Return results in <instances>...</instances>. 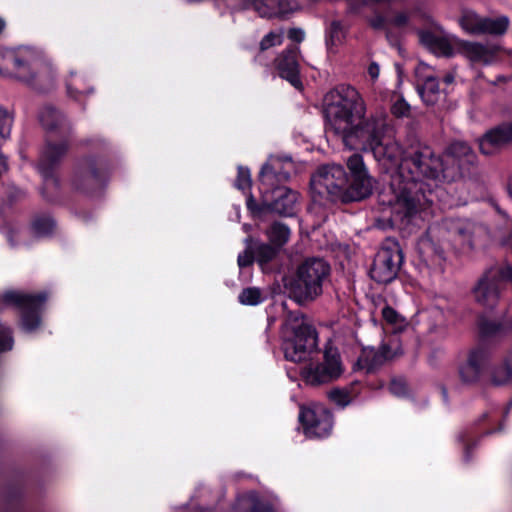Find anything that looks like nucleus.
<instances>
[{"mask_svg": "<svg viewBox=\"0 0 512 512\" xmlns=\"http://www.w3.org/2000/svg\"><path fill=\"white\" fill-rule=\"evenodd\" d=\"M13 347V338L9 328L0 324V352L11 350Z\"/></svg>", "mask_w": 512, "mask_h": 512, "instance_id": "37998d69", "label": "nucleus"}, {"mask_svg": "<svg viewBox=\"0 0 512 512\" xmlns=\"http://www.w3.org/2000/svg\"><path fill=\"white\" fill-rule=\"evenodd\" d=\"M299 421L309 438L327 437L333 428L332 414L320 405L301 407Z\"/></svg>", "mask_w": 512, "mask_h": 512, "instance_id": "ddd939ff", "label": "nucleus"}, {"mask_svg": "<svg viewBox=\"0 0 512 512\" xmlns=\"http://www.w3.org/2000/svg\"><path fill=\"white\" fill-rule=\"evenodd\" d=\"M372 180L367 173L351 177L347 180V188L343 201H358L368 197L372 192Z\"/></svg>", "mask_w": 512, "mask_h": 512, "instance_id": "5701e85b", "label": "nucleus"}, {"mask_svg": "<svg viewBox=\"0 0 512 512\" xmlns=\"http://www.w3.org/2000/svg\"><path fill=\"white\" fill-rule=\"evenodd\" d=\"M445 155L458 161L460 165L467 166L474 165L477 159L473 149L464 141L452 142L446 148Z\"/></svg>", "mask_w": 512, "mask_h": 512, "instance_id": "a878e982", "label": "nucleus"}, {"mask_svg": "<svg viewBox=\"0 0 512 512\" xmlns=\"http://www.w3.org/2000/svg\"><path fill=\"white\" fill-rule=\"evenodd\" d=\"M67 149V144L65 142H61L59 144L48 143L43 150L39 159L38 167L47 184L55 182L52 170L65 156Z\"/></svg>", "mask_w": 512, "mask_h": 512, "instance_id": "aec40b11", "label": "nucleus"}, {"mask_svg": "<svg viewBox=\"0 0 512 512\" xmlns=\"http://www.w3.org/2000/svg\"><path fill=\"white\" fill-rule=\"evenodd\" d=\"M99 183V177L92 163H86L80 166L73 178L75 188L82 191H89Z\"/></svg>", "mask_w": 512, "mask_h": 512, "instance_id": "393cba45", "label": "nucleus"}, {"mask_svg": "<svg viewBox=\"0 0 512 512\" xmlns=\"http://www.w3.org/2000/svg\"><path fill=\"white\" fill-rule=\"evenodd\" d=\"M55 227L54 219L46 214L35 216L31 223V230L37 236H47L54 231Z\"/></svg>", "mask_w": 512, "mask_h": 512, "instance_id": "c85d7f7f", "label": "nucleus"}, {"mask_svg": "<svg viewBox=\"0 0 512 512\" xmlns=\"http://www.w3.org/2000/svg\"><path fill=\"white\" fill-rule=\"evenodd\" d=\"M283 41V35L281 32H269L263 37L260 42V49L265 51L271 47L280 45Z\"/></svg>", "mask_w": 512, "mask_h": 512, "instance_id": "a19ab883", "label": "nucleus"}, {"mask_svg": "<svg viewBox=\"0 0 512 512\" xmlns=\"http://www.w3.org/2000/svg\"><path fill=\"white\" fill-rule=\"evenodd\" d=\"M343 372L344 367L338 350L328 346L325 348L323 361L304 367L301 376L306 384L319 386L337 380Z\"/></svg>", "mask_w": 512, "mask_h": 512, "instance_id": "0eeeda50", "label": "nucleus"}, {"mask_svg": "<svg viewBox=\"0 0 512 512\" xmlns=\"http://www.w3.org/2000/svg\"><path fill=\"white\" fill-rule=\"evenodd\" d=\"M39 120L42 126L48 131H54L64 125V117L53 107H44L40 114Z\"/></svg>", "mask_w": 512, "mask_h": 512, "instance_id": "bb28decb", "label": "nucleus"}, {"mask_svg": "<svg viewBox=\"0 0 512 512\" xmlns=\"http://www.w3.org/2000/svg\"><path fill=\"white\" fill-rule=\"evenodd\" d=\"M498 81H504V78L503 77H499Z\"/></svg>", "mask_w": 512, "mask_h": 512, "instance_id": "680f3d73", "label": "nucleus"}, {"mask_svg": "<svg viewBox=\"0 0 512 512\" xmlns=\"http://www.w3.org/2000/svg\"><path fill=\"white\" fill-rule=\"evenodd\" d=\"M253 8L261 17H273L294 12L297 0H239V9Z\"/></svg>", "mask_w": 512, "mask_h": 512, "instance_id": "2eb2a0df", "label": "nucleus"}, {"mask_svg": "<svg viewBox=\"0 0 512 512\" xmlns=\"http://www.w3.org/2000/svg\"><path fill=\"white\" fill-rule=\"evenodd\" d=\"M243 229L246 233H249L252 229L251 225H248V224H244L243 225Z\"/></svg>", "mask_w": 512, "mask_h": 512, "instance_id": "6e6d98bb", "label": "nucleus"}, {"mask_svg": "<svg viewBox=\"0 0 512 512\" xmlns=\"http://www.w3.org/2000/svg\"><path fill=\"white\" fill-rule=\"evenodd\" d=\"M325 102L329 125L346 147L370 151L386 169L398 170L405 150L394 140V127L387 116L365 119L366 104L349 85L337 86L326 95Z\"/></svg>", "mask_w": 512, "mask_h": 512, "instance_id": "f257e3e1", "label": "nucleus"}, {"mask_svg": "<svg viewBox=\"0 0 512 512\" xmlns=\"http://www.w3.org/2000/svg\"><path fill=\"white\" fill-rule=\"evenodd\" d=\"M304 31L299 28H293L289 30L288 37L295 41V42H301L304 39Z\"/></svg>", "mask_w": 512, "mask_h": 512, "instance_id": "3c124183", "label": "nucleus"}, {"mask_svg": "<svg viewBox=\"0 0 512 512\" xmlns=\"http://www.w3.org/2000/svg\"><path fill=\"white\" fill-rule=\"evenodd\" d=\"M389 390L396 396H402L406 393V383L402 380H392L389 385Z\"/></svg>", "mask_w": 512, "mask_h": 512, "instance_id": "09e8293b", "label": "nucleus"}, {"mask_svg": "<svg viewBox=\"0 0 512 512\" xmlns=\"http://www.w3.org/2000/svg\"><path fill=\"white\" fill-rule=\"evenodd\" d=\"M459 53L473 64L489 65L498 56L499 47L491 43L457 41Z\"/></svg>", "mask_w": 512, "mask_h": 512, "instance_id": "4468645a", "label": "nucleus"}, {"mask_svg": "<svg viewBox=\"0 0 512 512\" xmlns=\"http://www.w3.org/2000/svg\"><path fill=\"white\" fill-rule=\"evenodd\" d=\"M235 185L240 190H245L251 185L250 171L247 168L239 167Z\"/></svg>", "mask_w": 512, "mask_h": 512, "instance_id": "c03bdc74", "label": "nucleus"}, {"mask_svg": "<svg viewBox=\"0 0 512 512\" xmlns=\"http://www.w3.org/2000/svg\"><path fill=\"white\" fill-rule=\"evenodd\" d=\"M328 398L340 407H346L352 401L350 392L346 389L334 388L328 392Z\"/></svg>", "mask_w": 512, "mask_h": 512, "instance_id": "f704fd0d", "label": "nucleus"}, {"mask_svg": "<svg viewBox=\"0 0 512 512\" xmlns=\"http://www.w3.org/2000/svg\"><path fill=\"white\" fill-rule=\"evenodd\" d=\"M449 177L442 157L430 146L420 142L411 144L405 150L398 170L391 174L393 225L401 224L418 213L425 198L420 181H440Z\"/></svg>", "mask_w": 512, "mask_h": 512, "instance_id": "f03ea898", "label": "nucleus"}, {"mask_svg": "<svg viewBox=\"0 0 512 512\" xmlns=\"http://www.w3.org/2000/svg\"><path fill=\"white\" fill-rule=\"evenodd\" d=\"M4 27H5V22L3 19L0 18V33L3 31Z\"/></svg>", "mask_w": 512, "mask_h": 512, "instance_id": "bf43d9fd", "label": "nucleus"}, {"mask_svg": "<svg viewBox=\"0 0 512 512\" xmlns=\"http://www.w3.org/2000/svg\"><path fill=\"white\" fill-rule=\"evenodd\" d=\"M265 235L267 243L249 235L244 240V256H271L280 253L288 243L291 231L286 224L275 221L265 230Z\"/></svg>", "mask_w": 512, "mask_h": 512, "instance_id": "1a4fd4ad", "label": "nucleus"}, {"mask_svg": "<svg viewBox=\"0 0 512 512\" xmlns=\"http://www.w3.org/2000/svg\"><path fill=\"white\" fill-rule=\"evenodd\" d=\"M379 66L376 63H371L368 67V74L371 77V79L376 80L379 76Z\"/></svg>", "mask_w": 512, "mask_h": 512, "instance_id": "864d4df0", "label": "nucleus"}, {"mask_svg": "<svg viewBox=\"0 0 512 512\" xmlns=\"http://www.w3.org/2000/svg\"><path fill=\"white\" fill-rule=\"evenodd\" d=\"M67 90L68 93L75 98L77 97V94L82 93V91L79 90V87L73 82L67 83Z\"/></svg>", "mask_w": 512, "mask_h": 512, "instance_id": "5fc2aeb1", "label": "nucleus"}, {"mask_svg": "<svg viewBox=\"0 0 512 512\" xmlns=\"http://www.w3.org/2000/svg\"><path fill=\"white\" fill-rule=\"evenodd\" d=\"M48 295L43 292L39 294H28L15 290H8L4 292L0 299L7 304H14L22 310V327L26 331L35 330L39 324L40 319L37 312L42 304L47 300Z\"/></svg>", "mask_w": 512, "mask_h": 512, "instance_id": "9b49d317", "label": "nucleus"}, {"mask_svg": "<svg viewBox=\"0 0 512 512\" xmlns=\"http://www.w3.org/2000/svg\"><path fill=\"white\" fill-rule=\"evenodd\" d=\"M299 49L296 46L283 51L275 60L279 75L289 81L294 87L300 88L299 63L297 60Z\"/></svg>", "mask_w": 512, "mask_h": 512, "instance_id": "6ab92c4d", "label": "nucleus"}, {"mask_svg": "<svg viewBox=\"0 0 512 512\" xmlns=\"http://www.w3.org/2000/svg\"><path fill=\"white\" fill-rule=\"evenodd\" d=\"M429 317L432 321L430 330L431 331H438L441 328H444L446 326V318L444 311L439 307H434L429 311Z\"/></svg>", "mask_w": 512, "mask_h": 512, "instance_id": "58836bf2", "label": "nucleus"}, {"mask_svg": "<svg viewBox=\"0 0 512 512\" xmlns=\"http://www.w3.org/2000/svg\"><path fill=\"white\" fill-rule=\"evenodd\" d=\"M238 300L243 305H258L263 301L262 291L257 287L245 288L239 294Z\"/></svg>", "mask_w": 512, "mask_h": 512, "instance_id": "473e14b6", "label": "nucleus"}, {"mask_svg": "<svg viewBox=\"0 0 512 512\" xmlns=\"http://www.w3.org/2000/svg\"><path fill=\"white\" fill-rule=\"evenodd\" d=\"M417 33L420 43L439 56H452L454 53L452 41H455L456 44L459 41L437 31L419 30Z\"/></svg>", "mask_w": 512, "mask_h": 512, "instance_id": "412c9836", "label": "nucleus"}, {"mask_svg": "<svg viewBox=\"0 0 512 512\" xmlns=\"http://www.w3.org/2000/svg\"><path fill=\"white\" fill-rule=\"evenodd\" d=\"M488 352L482 348L472 350L467 361L459 366V377L464 384H474L488 363Z\"/></svg>", "mask_w": 512, "mask_h": 512, "instance_id": "a211bd4d", "label": "nucleus"}, {"mask_svg": "<svg viewBox=\"0 0 512 512\" xmlns=\"http://www.w3.org/2000/svg\"><path fill=\"white\" fill-rule=\"evenodd\" d=\"M288 178L289 173L281 171L279 160L268 162L262 167L260 171L262 203L258 204L252 195L247 199V208L254 218H261L266 212L270 211V188L276 182H286Z\"/></svg>", "mask_w": 512, "mask_h": 512, "instance_id": "9d476101", "label": "nucleus"}, {"mask_svg": "<svg viewBox=\"0 0 512 512\" xmlns=\"http://www.w3.org/2000/svg\"><path fill=\"white\" fill-rule=\"evenodd\" d=\"M459 25L470 35H503L509 27L507 16L484 17L473 10L465 9L459 18Z\"/></svg>", "mask_w": 512, "mask_h": 512, "instance_id": "f8f14e48", "label": "nucleus"}, {"mask_svg": "<svg viewBox=\"0 0 512 512\" xmlns=\"http://www.w3.org/2000/svg\"><path fill=\"white\" fill-rule=\"evenodd\" d=\"M382 256H402L403 250L399 242L394 238H386L380 249Z\"/></svg>", "mask_w": 512, "mask_h": 512, "instance_id": "4c0bfd02", "label": "nucleus"}, {"mask_svg": "<svg viewBox=\"0 0 512 512\" xmlns=\"http://www.w3.org/2000/svg\"><path fill=\"white\" fill-rule=\"evenodd\" d=\"M508 193H509L510 197L512 198V179L510 180L509 185H508Z\"/></svg>", "mask_w": 512, "mask_h": 512, "instance_id": "4d7b16f0", "label": "nucleus"}, {"mask_svg": "<svg viewBox=\"0 0 512 512\" xmlns=\"http://www.w3.org/2000/svg\"><path fill=\"white\" fill-rule=\"evenodd\" d=\"M410 111V105L403 98H398L391 107V112L396 117H408Z\"/></svg>", "mask_w": 512, "mask_h": 512, "instance_id": "79ce46f5", "label": "nucleus"}, {"mask_svg": "<svg viewBox=\"0 0 512 512\" xmlns=\"http://www.w3.org/2000/svg\"><path fill=\"white\" fill-rule=\"evenodd\" d=\"M512 142V122L504 123L488 130L478 140L480 152L490 156L499 152L504 146Z\"/></svg>", "mask_w": 512, "mask_h": 512, "instance_id": "dca6fc26", "label": "nucleus"}, {"mask_svg": "<svg viewBox=\"0 0 512 512\" xmlns=\"http://www.w3.org/2000/svg\"><path fill=\"white\" fill-rule=\"evenodd\" d=\"M347 188V174L341 165H325L311 178V189L321 198L331 201L341 199Z\"/></svg>", "mask_w": 512, "mask_h": 512, "instance_id": "423d86ee", "label": "nucleus"}, {"mask_svg": "<svg viewBox=\"0 0 512 512\" xmlns=\"http://www.w3.org/2000/svg\"><path fill=\"white\" fill-rule=\"evenodd\" d=\"M246 512H274L272 507L255 493H250L242 501Z\"/></svg>", "mask_w": 512, "mask_h": 512, "instance_id": "2f4dec72", "label": "nucleus"}, {"mask_svg": "<svg viewBox=\"0 0 512 512\" xmlns=\"http://www.w3.org/2000/svg\"><path fill=\"white\" fill-rule=\"evenodd\" d=\"M382 317L387 324L393 325L396 329L404 325V318L394 308L388 305L383 307Z\"/></svg>", "mask_w": 512, "mask_h": 512, "instance_id": "c9c22d12", "label": "nucleus"}, {"mask_svg": "<svg viewBox=\"0 0 512 512\" xmlns=\"http://www.w3.org/2000/svg\"><path fill=\"white\" fill-rule=\"evenodd\" d=\"M341 36V26L339 22H333L331 24V41L334 43L335 40L339 41Z\"/></svg>", "mask_w": 512, "mask_h": 512, "instance_id": "603ef678", "label": "nucleus"}, {"mask_svg": "<svg viewBox=\"0 0 512 512\" xmlns=\"http://www.w3.org/2000/svg\"><path fill=\"white\" fill-rule=\"evenodd\" d=\"M317 332L303 316H295L286 326L283 342L284 356L292 362L306 360L308 354L317 347Z\"/></svg>", "mask_w": 512, "mask_h": 512, "instance_id": "39448f33", "label": "nucleus"}, {"mask_svg": "<svg viewBox=\"0 0 512 512\" xmlns=\"http://www.w3.org/2000/svg\"><path fill=\"white\" fill-rule=\"evenodd\" d=\"M410 19V13L405 11L397 12L394 17L390 20V24L397 28L408 25Z\"/></svg>", "mask_w": 512, "mask_h": 512, "instance_id": "a18cd8bd", "label": "nucleus"}, {"mask_svg": "<svg viewBox=\"0 0 512 512\" xmlns=\"http://www.w3.org/2000/svg\"><path fill=\"white\" fill-rule=\"evenodd\" d=\"M0 74L13 77L34 89L53 87L56 73L44 54L31 46H18L0 51Z\"/></svg>", "mask_w": 512, "mask_h": 512, "instance_id": "7ed1b4c3", "label": "nucleus"}, {"mask_svg": "<svg viewBox=\"0 0 512 512\" xmlns=\"http://www.w3.org/2000/svg\"><path fill=\"white\" fill-rule=\"evenodd\" d=\"M347 166L350 170L351 177L355 175H361L367 173L363 158L359 154H353L347 160Z\"/></svg>", "mask_w": 512, "mask_h": 512, "instance_id": "ea45409f", "label": "nucleus"}, {"mask_svg": "<svg viewBox=\"0 0 512 512\" xmlns=\"http://www.w3.org/2000/svg\"><path fill=\"white\" fill-rule=\"evenodd\" d=\"M13 125V114L9 109L0 104V137L8 139Z\"/></svg>", "mask_w": 512, "mask_h": 512, "instance_id": "72a5a7b5", "label": "nucleus"}, {"mask_svg": "<svg viewBox=\"0 0 512 512\" xmlns=\"http://www.w3.org/2000/svg\"><path fill=\"white\" fill-rule=\"evenodd\" d=\"M512 380V353L509 354L503 365L496 368L492 375V382L495 385H504Z\"/></svg>", "mask_w": 512, "mask_h": 512, "instance_id": "c756f323", "label": "nucleus"}, {"mask_svg": "<svg viewBox=\"0 0 512 512\" xmlns=\"http://www.w3.org/2000/svg\"><path fill=\"white\" fill-rule=\"evenodd\" d=\"M505 283H512V266L491 267L479 279L474 288L476 301L485 307H494Z\"/></svg>", "mask_w": 512, "mask_h": 512, "instance_id": "6e6552de", "label": "nucleus"}, {"mask_svg": "<svg viewBox=\"0 0 512 512\" xmlns=\"http://www.w3.org/2000/svg\"><path fill=\"white\" fill-rule=\"evenodd\" d=\"M99 183V177L92 163H86L80 166L73 178L75 188L82 191H89Z\"/></svg>", "mask_w": 512, "mask_h": 512, "instance_id": "b1692460", "label": "nucleus"}, {"mask_svg": "<svg viewBox=\"0 0 512 512\" xmlns=\"http://www.w3.org/2000/svg\"><path fill=\"white\" fill-rule=\"evenodd\" d=\"M361 361L364 362L365 366L370 371L384 364L387 361V356L382 355L379 349L367 348L363 350Z\"/></svg>", "mask_w": 512, "mask_h": 512, "instance_id": "7c9ffc66", "label": "nucleus"}, {"mask_svg": "<svg viewBox=\"0 0 512 512\" xmlns=\"http://www.w3.org/2000/svg\"><path fill=\"white\" fill-rule=\"evenodd\" d=\"M479 329L482 334L489 335V334L496 333L498 330H500V327L494 322H490L488 320L481 319L479 321Z\"/></svg>", "mask_w": 512, "mask_h": 512, "instance_id": "de8ad7c7", "label": "nucleus"}, {"mask_svg": "<svg viewBox=\"0 0 512 512\" xmlns=\"http://www.w3.org/2000/svg\"><path fill=\"white\" fill-rule=\"evenodd\" d=\"M418 91L422 99L429 105L436 103L440 96L438 81L433 76H427Z\"/></svg>", "mask_w": 512, "mask_h": 512, "instance_id": "cd10ccee", "label": "nucleus"}, {"mask_svg": "<svg viewBox=\"0 0 512 512\" xmlns=\"http://www.w3.org/2000/svg\"><path fill=\"white\" fill-rule=\"evenodd\" d=\"M379 352L387 356V360L393 359L395 356L402 353L399 340L394 337L389 339L388 342L382 343L379 347Z\"/></svg>", "mask_w": 512, "mask_h": 512, "instance_id": "e433bc0d", "label": "nucleus"}, {"mask_svg": "<svg viewBox=\"0 0 512 512\" xmlns=\"http://www.w3.org/2000/svg\"><path fill=\"white\" fill-rule=\"evenodd\" d=\"M387 23V19L381 14H376L369 19L370 26L376 30L385 29Z\"/></svg>", "mask_w": 512, "mask_h": 512, "instance_id": "8fccbe9b", "label": "nucleus"}, {"mask_svg": "<svg viewBox=\"0 0 512 512\" xmlns=\"http://www.w3.org/2000/svg\"><path fill=\"white\" fill-rule=\"evenodd\" d=\"M330 273L324 258H306L295 274L286 281L285 288L290 297L299 304L314 301L322 294L323 281Z\"/></svg>", "mask_w": 512, "mask_h": 512, "instance_id": "20e7f679", "label": "nucleus"}, {"mask_svg": "<svg viewBox=\"0 0 512 512\" xmlns=\"http://www.w3.org/2000/svg\"><path fill=\"white\" fill-rule=\"evenodd\" d=\"M405 258H374L373 264L370 268L371 278L380 284H387L392 282L400 268L404 263Z\"/></svg>", "mask_w": 512, "mask_h": 512, "instance_id": "4be33fe9", "label": "nucleus"}, {"mask_svg": "<svg viewBox=\"0 0 512 512\" xmlns=\"http://www.w3.org/2000/svg\"><path fill=\"white\" fill-rule=\"evenodd\" d=\"M13 235H14V233H13V232H11V233L8 235V239H9V241H10L11 245H15V243L13 242Z\"/></svg>", "mask_w": 512, "mask_h": 512, "instance_id": "052dcab7", "label": "nucleus"}, {"mask_svg": "<svg viewBox=\"0 0 512 512\" xmlns=\"http://www.w3.org/2000/svg\"><path fill=\"white\" fill-rule=\"evenodd\" d=\"M271 258H256L260 268L264 270ZM255 258H238V265L240 268L249 267L253 264Z\"/></svg>", "mask_w": 512, "mask_h": 512, "instance_id": "49530a36", "label": "nucleus"}, {"mask_svg": "<svg viewBox=\"0 0 512 512\" xmlns=\"http://www.w3.org/2000/svg\"><path fill=\"white\" fill-rule=\"evenodd\" d=\"M452 81H453V76H451V75H447V76L445 77V82H446V83H448V84H449V83H451Z\"/></svg>", "mask_w": 512, "mask_h": 512, "instance_id": "13d9d810", "label": "nucleus"}, {"mask_svg": "<svg viewBox=\"0 0 512 512\" xmlns=\"http://www.w3.org/2000/svg\"><path fill=\"white\" fill-rule=\"evenodd\" d=\"M297 200L298 193L286 186L274 185L270 188V212L291 216L294 214Z\"/></svg>", "mask_w": 512, "mask_h": 512, "instance_id": "f3484780", "label": "nucleus"}]
</instances>
